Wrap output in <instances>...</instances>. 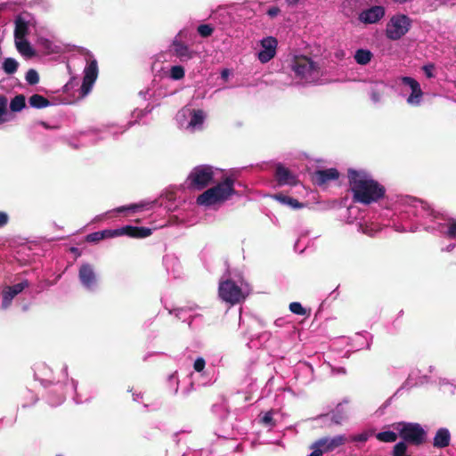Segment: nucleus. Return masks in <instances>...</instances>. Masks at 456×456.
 Returning <instances> with one entry per match:
<instances>
[{
  "instance_id": "49530a36",
  "label": "nucleus",
  "mask_w": 456,
  "mask_h": 456,
  "mask_svg": "<svg viewBox=\"0 0 456 456\" xmlns=\"http://www.w3.org/2000/svg\"><path fill=\"white\" fill-rule=\"evenodd\" d=\"M336 56L339 59H342L345 56V53L343 51H338V53H336Z\"/></svg>"
},
{
  "instance_id": "20e7f679",
  "label": "nucleus",
  "mask_w": 456,
  "mask_h": 456,
  "mask_svg": "<svg viewBox=\"0 0 456 456\" xmlns=\"http://www.w3.org/2000/svg\"><path fill=\"white\" fill-rule=\"evenodd\" d=\"M218 291L222 300L235 305L243 301L249 295L251 289L242 279L237 281L226 279L220 281Z\"/></svg>"
},
{
  "instance_id": "c85d7f7f",
  "label": "nucleus",
  "mask_w": 456,
  "mask_h": 456,
  "mask_svg": "<svg viewBox=\"0 0 456 456\" xmlns=\"http://www.w3.org/2000/svg\"><path fill=\"white\" fill-rule=\"evenodd\" d=\"M398 432H396L395 429L394 431H383L377 434L376 437L378 440L385 443H391L395 442L397 439Z\"/></svg>"
},
{
  "instance_id": "39448f33",
  "label": "nucleus",
  "mask_w": 456,
  "mask_h": 456,
  "mask_svg": "<svg viewBox=\"0 0 456 456\" xmlns=\"http://www.w3.org/2000/svg\"><path fill=\"white\" fill-rule=\"evenodd\" d=\"M219 178H223L222 172L210 166H199L191 171L187 178V184L189 188L202 190Z\"/></svg>"
},
{
  "instance_id": "423d86ee",
  "label": "nucleus",
  "mask_w": 456,
  "mask_h": 456,
  "mask_svg": "<svg viewBox=\"0 0 456 456\" xmlns=\"http://www.w3.org/2000/svg\"><path fill=\"white\" fill-rule=\"evenodd\" d=\"M206 113L202 110L183 108L176 115L179 126L189 132L195 133L203 129Z\"/></svg>"
},
{
  "instance_id": "ea45409f",
  "label": "nucleus",
  "mask_w": 456,
  "mask_h": 456,
  "mask_svg": "<svg viewBox=\"0 0 456 456\" xmlns=\"http://www.w3.org/2000/svg\"><path fill=\"white\" fill-rule=\"evenodd\" d=\"M193 367L196 371L203 370L205 367V360L201 357L197 358L194 362Z\"/></svg>"
},
{
  "instance_id": "bb28decb",
  "label": "nucleus",
  "mask_w": 456,
  "mask_h": 456,
  "mask_svg": "<svg viewBox=\"0 0 456 456\" xmlns=\"http://www.w3.org/2000/svg\"><path fill=\"white\" fill-rule=\"evenodd\" d=\"M7 100L5 97H0V124L10 122L14 116L6 110Z\"/></svg>"
},
{
  "instance_id": "a211bd4d",
  "label": "nucleus",
  "mask_w": 456,
  "mask_h": 456,
  "mask_svg": "<svg viewBox=\"0 0 456 456\" xmlns=\"http://www.w3.org/2000/svg\"><path fill=\"white\" fill-rule=\"evenodd\" d=\"M387 84L383 81H377L371 84L370 88V97L371 101L375 103L379 102L386 93Z\"/></svg>"
},
{
  "instance_id": "6e6552de",
  "label": "nucleus",
  "mask_w": 456,
  "mask_h": 456,
  "mask_svg": "<svg viewBox=\"0 0 456 456\" xmlns=\"http://www.w3.org/2000/svg\"><path fill=\"white\" fill-rule=\"evenodd\" d=\"M411 26L412 20L409 16L403 13H395L387 22L385 35L389 40L397 41L410 31Z\"/></svg>"
},
{
  "instance_id": "f03ea898",
  "label": "nucleus",
  "mask_w": 456,
  "mask_h": 456,
  "mask_svg": "<svg viewBox=\"0 0 456 456\" xmlns=\"http://www.w3.org/2000/svg\"><path fill=\"white\" fill-rule=\"evenodd\" d=\"M406 204L412 208L415 216L430 217L436 222V225H429L427 229H438L444 237L448 239L456 238V219L436 213L426 202L420 200L410 198L406 200Z\"/></svg>"
},
{
  "instance_id": "37998d69",
  "label": "nucleus",
  "mask_w": 456,
  "mask_h": 456,
  "mask_svg": "<svg viewBox=\"0 0 456 456\" xmlns=\"http://www.w3.org/2000/svg\"><path fill=\"white\" fill-rule=\"evenodd\" d=\"M8 222V216L4 212H0V227L4 226Z\"/></svg>"
},
{
  "instance_id": "9d476101",
  "label": "nucleus",
  "mask_w": 456,
  "mask_h": 456,
  "mask_svg": "<svg viewBox=\"0 0 456 456\" xmlns=\"http://www.w3.org/2000/svg\"><path fill=\"white\" fill-rule=\"evenodd\" d=\"M392 427L405 442L419 444L425 440L426 433L419 424L399 422Z\"/></svg>"
},
{
  "instance_id": "412c9836",
  "label": "nucleus",
  "mask_w": 456,
  "mask_h": 456,
  "mask_svg": "<svg viewBox=\"0 0 456 456\" xmlns=\"http://www.w3.org/2000/svg\"><path fill=\"white\" fill-rule=\"evenodd\" d=\"M338 177V172L334 169L320 170L314 174V181L318 184H323L330 180H335Z\"/></svg>"
},
{
  "instance_id": "b1692460",
  "label": "nucleus",
  "mask_w": 456,
  "mask_h": 456,
  "mask_svg": "<svg viewBox=\"0 0 456 456\" xmlns=\"http://www.w3.org/2000/svg\"><path fill=\"white\" fill-rule=\"evenodd\" d=\"M15 45L21 55L28 58L34 55V51L27 38H15Z\"/></svg>"
},
{
  "instance_id": "ddd939ff",
  "label": "nucleus",
  "mask_w": 456,
  "mask_h": 456,
  "mask_svg": "<svg viewBox=\"0 0 456 456\" xmlns=\"http://www.w3.org/2000/svg\"><path fill=\"white\" fill-rule=\"evenodd\" d=\"M386 14L385 7L381 5H373L362 10L358 13L357 20L361 24L371 25L380 21Z\"/></svg>"
},
{
  "instance_id": "c03bdc74",
  "label": "nucleus",
  "mask_w": 456,
  "mask_h": 456,
  "mask_svg": "<svg viewBox=\"0 0 456 456\" xmlns=\"http://www.w3.org/2000/svg\"><path fill=\"white\" fill-rule=\"evenodd\" d=\"M313 450L312 453L309 456H322L323 453L321 452V449L317 447L314 444L311 446Z\"/></svg>"
},
{
  "instance_id": "72a5a7b5",
  "label": "nucleus",
  "mask_w": 456,
  "mask_h": 456,
  "mask_svg": "<svg viewBox=\"0 0 456 456\" xmlns=\"http://www.w3.org/2000/svg\"><path fill=\"white\" fill-rule=\"evenodd\" d=\"M273 413L274 411H266L263 414V416L261 417V423H263L264 425L267 426V427H273L275 425V422L273 420Z\"/></svg>"
},
{
  "instance_id": "c756f323",
  "label": "nucleus",
  "mask_w": 456,
  "mask_h": 456,
  "mask_svg": "<svg viewBox=\"0 0 456 456\" xmlns=\"http://www.w3.org/2000/svg\"><path fill=\"white\" fill-rule=\"evenodd\" d=\"M273 198L276 200H278L279 202H281L284 205H288V206L291 207L292 208H299L302 207V204H300L297 200L288 197V196L277 194Z\"/></svg>"
},
{
  "instance_id": "f257e3e1",
  "label": "nucleus",
  "mask_w": 456,
  "mask_h": 456,
  "mask_svg": "<svg viewBox=\"0 0 456 456\" xmlns=\"http://www.w3.org/2000/svg\"><path fill=\"white\" fill-rule=\"evenodd\" d=\"M348 182L354 201L369 205L385 194V188L366 170L349 169Z\"/></svg>"
},
{
  "instance_id": "4468645a",
  "label": "nucleus",
  "mask_w": 456,
  "mask_h": 456,
  "mask_svg": "<svg viewBox=\"0 0 456 456\" xmlns=\"http://www.w3.org/2000/svg\"><path fill=\"white\" fill-rule=\"evenodd\" d=\"M278 42L273 37H267L259 41L257 59L261 63L270 61L276 54Z\"/></svg>"
},
{
  "instance_id": "de8ad7c7",
  "label": "nucleus",
  "mask_w": 456,
  "mask_h": 456,
  "mask_svg": "<svg viewBox=\"0 0 456 456\" xmlns=\"http://www.w3.org/2000/svg\"><path fill=\"white\" fill-rule=\"evenodd\" d=\"M222 77H223L224 78H227V77H229V71H228L227 69H224V70L222 71Z\"/></svg>"
},
{
  "instance_id": "864d4df0",
  "label": "nucleus",
  "mask_w": 456,
  "mask_h": 456,
  "mask_svg": "<svg viewBox=\"0 0 456 456\" xmlns=\"http://www.w3.org/2000/svg\"><path fill=\"white\" fill-rule=\"evenodd\" d=\"M394 456H405V455H394Z\"/></svg>"
},
{
  "instance_id": "5701e85b",
  "label": "nucleus",
  "mask_w": 456,
  "mask_h": 456,
  "mask_svg": "<svg viewBox=\"0 0 456 456\" xmlns=\"http://www.w3.org/2000/svg\"><path fill=\"white\" fill-rule=\"evenodd\" d=\"M29 22L27 21L23 17L20 16L15 20V38H26L29 30Z\"/></svg>"
},
{
  "instance_id": "2f4dec72",
  "label": "nucleus",
  "mask_w": 456,
  "mask_h": 456,
  "mask_svg": "<svg viewBox=\"0 0 456 456\" xmlns=\"http://www.w3.org/2000/svg\"><path fill=\"white\" fill-rule=\"evenodd\" d=\"M18 62L12 58H6L3 62V69L7 74H13L18 69Z\"/></svg>"
},
{
  "instance_id": "7c9ffc66",
  "label": "nucleus",
  "mask_w": 456,
  "mask_h": 456,
  "mask_svg": "<svg viewBox=\"0 0 456 456\" xmlns=\"http://www.w3.org/2000/svg\"><path fill=\"white\" fill-rule=\"evenodd\" d=\"M25 107V97L21 94L15 96L10 103L12 111H20Z\"/></svg>"
},
{
  "instance_id": "473e14b6",
  "label": "nucleus",
  "mask_w": 456,
  "mask_h": 456,
  "mask_svg": "<svg viewBox=\"0 0 456 456\" xmlns=\"http://www.w3.org/2000/svg\"><path fill=\"white\" fill-rule=\"evenodd\" d=\"M169 76L174 80L182 79L184 77V69L182 66L176 65L170 69Z\"/></svg>"
},
{
  "instance_id": "79ce46f5",
  "label": "nucleus",
  "mask_w": 456,
  "mask_h": 456,
  "mask_svg": "<svg viewBox=\"0 0 456 456\" xmlns=\"http://www.w3.org/2000/svg\"><path fill=\"white\" fill-rule=\"evenodd\" d=\"M433 69H434L433 65H426L423 67V70H424L426 76L429 78L434 77Z\"/></svg>"
},
{
  "instance_id": "a19ab883",
  "label": "nucleus",
  "mask_w": 456,
  "mask_h": 456,
  "mask_svg": "<svg viewBox=\"0 0 456 456\" xmlns=\"http://www.w3.org/2000/svg\"><path fill=\"white\" fill-rule=\"evenodd\" d=\"M361 229H362V232L369 236H373L374 233L376 232V230H374L372 227L365 224V225H361Z\"/></svg>"
},
{
  "instance_id": "f3484780",
  "label": "nucleus",
  "mask_w": 456,
  "mask_h": 456,
  "mask_svg": "<svg viewBox=\"0 0 456 456\" xmlns=\"http://www.w3.org/2000/svg\"><path fill=\"white\" fill-rule=\"evenodd\" d=\"M81 283L87 289H92L96 281L95 273L90 265H83L79 269Z\"/></svg>"
},
{
  "instance_id": "0eeeda50",
  "label": "nucleus",
  "mask_w": 456,
  "mask_h": 456,
  "mask_svg": "<svg viewBox=\"0 0 456 456\" xmlns=\"http://www.w3.org/2000/svg\"><path fill=\"white\" fill-rule=\"evenodd\" d=\"M402 95L406 102L412 107L421 105L424 97V92L420 84L411 77H400L397 79Z\"/></svg>"
},
{
  "instance_id": "603ef678",
  "label": "nucleus",
  "mask_w": 456,
  "mask_h": 456,
  "mask_svg": "<svg viewBox=\"0 0 456 456\" xmlns=\"http://www.w3.org/2000/svg\"><path fill=\"white\" fill-rule=\"evenodd\" d=\"M360 440H365V437L361 436Z\"/></svg>"
},
{
  "instance_id": "e433bc0d",
  "label": "nucleus",
  "mask_w": 456,
  "mask_h": 456,
  "mask_svg": "<svg viewBox=\"0 0 456 456\" xmlns=\"http://www.w3.org/2000/svg\"><path fill=\"white\" fill-rule=\"evenodd\" d=\"M198 32L201 37H207L212 34L213 28L209 25L204 24V25L199 26Z\"/></svg>"
},
{
  "instance_id": "f704fd0d",
  "label": "nucleus",
  "mask_w": 456,
  "mask_h": 456,
  "mask_svg": "<svg viewBox=\"0 0 456 456\" xmlns=\"http://www.w3.org/2000/svg\"><path fill=\"white\" fill-rule=\"evenodd\" d=\"M26 81L29 85H36L39 82V75L37 70L30 69L26 74Z\"/></svg>"
},
{
  "instance_id": "a878e982",
  "label": "nucleus",
  "mask_w": 456,
  "mask_h": 456,
  "mask_svg": "<svg viewBox=\"0 0 456 456\" xmlns=\"http://www.w3.org/2000/svg\"><path fill=\"white\" fill-rule=\"evenodd\" d=\"M152 206V202L143 201L138 204H131L129 206H124L118 208L117 212L121 213L125 211L139 212L145 209H150Z\"/></svg>"
},
{
  "instance_id": "1a4fd4ad",
  "label": "nucleus",
  "mask_w": 456,
  "mask_h": 456,
  "mask_svg": "<svg viewBox=\"0 0 456 456\" xmlns=\"http://www.w3.org/2000/svg\"><path fill=\"white\" fill-rule=\"evenodd\" d=\"M291 69L300 80L307 83L317 79L320 73L318 65L306 56L295 57Z\"/></svg>"
},
{
  "instance_id": "4be33fe9",
  "label": "nucleus",
  "mask_w": 456,
  "mask_h": 456,
  "mask_svg": "<svg viewBox=\"0 0 456 456\" xmlns=\"http://www.w3.org/2000/svg\"><path fill=\"white\" fill-rule=\"evenodd\" d=\"M451 441V435L447 428H439L434 437V446L444 448L449 445Z\"/></svg>"
},
{
  "instance_id": "6ab92c4d",
  "label": "nucleus",
  "mask_w": 456,
  "mask_h": 456,
  "mask_svg": "<svg viewBox=\"0 0 456 456\" xmlns=\"http://www.w3.org/2000/svg\"><path fill=\"white\" fill-rule=\"evenodd\" d=\"M182 35H183V31H181L176 36V37L173 43V48H174V52L177 57H179L181 60H188V59L191 58L192 53L186 45H184L183 44H182L178 41V38H180L182 37Z\"/></svg>"
},
{
  "instance_id": "09e8293b",
  "label": "nucleus",
  "mask_w": 456,
  "mask_h": 456,
  "mask_svg": "<svg viewBox=\"0 0 456 456\" xmlns=\"http://www.w3.org/2000/svg\"><path fill=\"white\" fill-rule=\"evenodd\" d=\"M300 0H286V2L289 4H296L297 3H298Z\"/></svg>"
},
{
  "instance_id": "aec40b11",
  "label": "nucleus",
  "mask_w": 456,
  "mask_h": 456,
  "mask_svg": "<svg viewBox=\"0 0 456 456\" xmlns=\"http://www.w3.org/2000/svg\"><path fill=\"white\" fill-rule=\"evenodd\" d=\"M275 175L281 184L296 183V177L287 168L281 165L276 167Z\"/></svg>"
},
{
  "instance_id": "4c0bfd02",
  "label": "nucleus",
  "mask_w": 456,
  "mask_h": 456,
  "mask_svg": "<svg viewBox=\"0 0 456 456\" xmlns=\"http://www.w3.org/2000/svg\"><path fill=\"white\" fill-rule=\"evenodd\" d=\"M406 444L403 442H400L395 444L394 448V455H405Z\"/></svg>"
},
{
  "instance_id": "a18cd8bd",
  "label": "nucleus",
  "mask_w": 456,
  "mask_h": 456,
  "mask_svg": "<svg viewBox=\"0 0 456 456\" xmlns=\"http://www.w3.org/2000/svg\"><path fill=\"white\" fill-rule=\"evenodd\" d=\"M280 10L279 8L277 7H273L271 9L268 10V14L271 16V17H274L276 16L278 13H279Z\"/></svg>"
},
{
  "instance_id": "58836bf2",
  "label": "nucleus",
  "mask_w": 456,
  "mask_h": 456,
  "mask_svg": "<svg viewBox=\"0 0 456 456\" xmlns=\"http://www.w3.org/2000/svg\"><path fill=\"white\" fill-rule=\"evenodd\" d=\"M102 240H103V237L101 231L90 233L86 237V240L89 242H97Z\"/></svg>"
},
{
  "instance_id": "7ed1b4c3",
  "label": "nucleus",
  "mask_w": 456,
  "mask_h": 456,
  "mask_svg": "<svg viewBox=\"0 0 456 456\" xmlns=\"http://www.w3.org/2000/svg\"><path fill=\"white\" fill-rule=\"evenodd\" d=\"M221 181L216 185L206 190L198 196L197 204L206 208L219 207L228 200L234 193V180L230 177L219 178Z\"/></svg>"
},
{
  "instance_id": "2eb2a0df",
  "label": "nucleus",
  "mask_w": 456,
  "mask_h": 456,
  "mask_svg": "<svg viewBox=\"0 0 456 456\" xmlns=\"http://www.w3.org/2000/svg\"><path fill=\"white\" fill-rule=\"evenodd\" d=\"M346 442L344 436H336L334 437L322 438L314 443V444L321 449L322 453L334 451L336 448L341 446Z\"/></svg>"
},
{
  "instance_id": "3c124183",
  "label": "nucleus",
  "mask_w": 456,
  "mask_h": 456,
  "mask_svg": "<svg viewBox=\"0 0 456 456\" xmlns=\"http://www.w3.org/2000/svg\"><path fill=\"white\" fill-rule=\"evenodd\" d=\"M142 113V110H139V111H138V115H141Z\"/></svg>"
},
{
  "instance_id": "9b49d317",
  "label": "nucleus",
  "mask_w": 456,
  "mask_h": 456,
  "mask_svg": "<svg viewBox=\"0 0 456 456\" xmlns=\"http://www.w3.org/2000/svg\"><path fill=\"white\" fill-rule=\"evenodd\" d=\"M84 57L86 61V66L84 69V79L81 86V93L83 96H86L91 91L98 77V64L97 61L89 51L85 52Z\"/></svg>"
},
{
  "instance_id": "cd10ccee",
  "label": "nucleus",
  "mask_w": 456,
  "mask_h": 456,
  "mask_svg": "<svg viewBox=\"0 0 456 456\" xmlns=\"http://www.w3.org/2000/svg\"><path fill=\"white\" fill-rule=\"evenodd\" d=\"M28 102L30 106L34 108H45L50 104L49 101L40 94H33Z\"/></svg>"
},
{
  "instance_id": "393cba45",
  "label": "nucleus",
  "mask_w": 456,
  "mask_h": 456,
  "mask_svg": "<svg viewBox=\"0 0 456 456\" xmlns=\"http://www.w3.org/2000/svg\"><path fill=\"white\" fill-rule=\"evenodd\" d=\"M373 53L368 49H358L354 53V59L359 65H367L370 62Z\"/></svg>"
},
{
  "instance_id": "dca6fc26",
  "label": "nucleus",
  "mask_w": 456,
  "mask_h": 456,
  "mask_svg": "<svg viewBox=\"0 0 456 456\" xmlns=\"http://www.w3.org/2000/svg\"><path fill=\"white\" fill-rule=\"evenodd\" d=\"M28 285V284L27 281H22L14 284L13 286L4 288L2 293V306L4 308H7L11 305L12 300L14 298V297L20 293L25 288H27Z\"/></svg>"
},
{
  "instance_id": "f8f14e48",
  "label": "nucleus",
  "mask_w": 456,
  "mask_h": 456,
  "mask_svg": "<svg viewBox=\"0 0 456 456\" xmlns=\"http://www.w3.org/2000/svg\"><path fill=\"white\" fill-rule=\"evenodd\" d=\"M103 239L118 237L123 235H127L129 237L134 238H145L151 234V229L145 227H137V226H124L115 230H103L101 231Z\"/></svg>"
},
{
  "instance_id": "8fccbe9b",
  "label": "nucleus",
  "mask_w": 456,
  "mask_h": 456,
  "mask_svg": "<svg viewBox=\"0 0 456 456\" xmlns=\"http://www.w3.org/2000/svg\"><path fill=\"white\" fill-rule=\"evenodd\" d=\"M133 396H134V401H137V400H138V396H139V395H135V394H134V395H133Z\"/></svg>"
},
{
  "instance_id": "c9c22d12",
  "label": "nucleus",
  "mask_w": 456,
  "mask_h": 456,
  "mask_svg": "<svg viewBox=\"0 0 456 456\" xmlns=\"http://www.w3.org/2000/svg\"><path fill=\"white\" fill-rule=\"evenodd\" d=\"M289 310L298 315H305V309L298 302H293L289 305Z\"/></svg>"
}]
</instances>
